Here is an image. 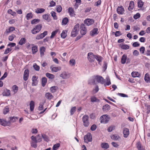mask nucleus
Segmentation results:
<instances>
[{
  "label": "nucleus",
  "mask_w": 150,
  "mask_h": 150,
  "mask_svg": "<svg viewBox=\"0 0 150 150\" xmlns=\"http://www.w3.org/2000/svg\"><path fill=\"white\" fill-rule=\"evenodd\" d=\"M79 25V24H76L74 27L73 29L72 30L71 33V36L73 37H76L78 33Z\"/></svg>",
  "instance_id": "1"
},
{
  "label": "nucleus",
  "mask_w": 150,
  "mask_h": 150,
  "mask_svg": "<svg viewBox=\"0 0 150 150\" xmlns=\"http://www.w3.org/2000/svg\"><path fill=\"white\" fill-rule=\"evenodd\" d=\"M42 28V25L41 24L37 25L31 30V33L33 34H35L40 31Z\"/></svg>",
  "instance_id": "2"
},
{
  "label": "nucleus",
  "mask_w": 150,
  "mask_h": 150,
  "mask_svg": "<svg viewBox=\"0 0 150 150\" xmlns=\"http://www.w3.org/2000/svg\"><path fill=\"white\" fill-rule=\"evenodd\" d=\"M94 81H96L98 83L101 84H104L105 82V80L101 76L97 75L96 76L94 79Z\"/></svg>",
  "instance_id": "3"
},
{
  "label": "nucleus",
  "mask_w": 150,
  "mask_h": 150,
  "mask_svg": "<svg viewBox=\"0 0 150 150\" xmlns=\"http://www.w3.org/2000/svg\"><path fill=\"white\" fill-rule=\"evenodd\" d=\"M96 55L92 52H89L88 54V59L89 61L91 62H93L95 60Z\"/></svg>",
  "instance_id": "4"
},
{
  "label": "nucleus",
  "mask_w": 150,
  "mask_h": 150,
  "mask_svg": "<svg viewBox=\"0 0 150 150\" xmlns=\"http://www.w3.org/2000/svg\"><path fill=\"white\" fill-rule=\"evenodd\" d=\"M110 119V117L107 115H103L100 118V122H108Z\"/></svg>",
  "instance_id": "5"
},
{
  "label": "nucleus",
  "mask_w": 150,
  "mask_h": 150,
  "mask_svg": "<svg viewBox=\"0 0 150 150\" xmlns=\"http://www.w3.org/2000/svg\"><path fill=\"white\" fill-rule=\"evenodd\" d=\"M92 140V137L90 133H88L84 137V141L88 143L89 142H91Z\"/></svg>",
  "instance_id": "6"
},
{
  "label": "nucleus",
  "mask_w": 150,
  "mask_h": 150,
  "mask_svg": "<svg viewBox=\"0 0 150 150\" xmlns=\"http://www.w3.org/2000/svg\"><path fill=\"white\" fill-rule=\"evenodd\" d=\"M47 34V31H45L43 33L38 34L35 37L36 40H40L43 38Z\"/></svg>",
  "instance_id": "7"
},
{
  "label": "nucleus",
  "mask_w": 150,
  "mask_h": 150,
  "mask_svg": "<svg viewBox=\"0 0 150 150\" xmlns=\"http://www.w3.org/2000/svg\"><path fill=\"white\" fill-rule=\"evenodd\" d=\"M84 23L87 26H90L93 24L94 21L92 19L87 18L84 21Z\"/></svg>",
  "instance_id": "8"
},
{
  "label": "nucleus",
  "mask_w": 150,
  "mask_h": 150,
  "mask_svg": "<svg viewBox=\"0 0 150 150\" xmlns=\"http://www.w3.org/2000/svg\"><path fill=\"white\" fill-rule=\"evenodd\" d=\"M81 31L80 33L81 35H83L86 33V29L85 25L83 24H81L80 25Z\"/></svg>",
  "instance_id": "9"
},
{
  "label": "nucleus",
  "mask_w": 150,
  "mask_h": 150,
  "mask_svg": "<svg viewBox=\"0 0 150 150\" xmlns=\"http://www.w3.org/2000/svg\"><path fill=\"white\" fill-rule=\"evenodd\" d=\"M117 11L119 14H123L125 11V9L122 6H118L117 9Z\"/></svg>",
  "instance_id": "10"
},
{
  "label": "nucleus",
  "mask_w": 150,
  "mask_h": 150,
  "mask_svg": "<svg viewBox=\"0 0 150 150\" xmlns=\"http://www.w3.org/2000/svg\"><path fill=\"white\" fill-rule=\"evenodd\" d=\"M29 76V70L28 69H25L24 71L23 79L24 81H27Z\"/></svg>",
  "instance_id": "11"
},
{
  "label": "nucleus",
  "mask_w": 150,
  "mask_h": 150,
  "mask_svg": "<svg viewBox=\"0 0 150 150\" xmlns=\"http://www.w3.org/2000/svg\"><path fill=\"white\" fill-rule=\"evenodd\" d=\"M68 12L69 15L71 17H74L76 14L73 8L71 7L69 8L68 9Z\"/></svg>",
  "instance_id": "12"
},
{
  "label": "nucleus",
  "mask_w": 150,
  "mask_h": 150,
  "mask_svg": "<svg viewBox=\"0 0 150 150\" xmlns=\"http://www.w3.org/2000/svg\"><path fill=\"white\" fill-rule=\"evenodd\" d=\"M123 133L124 137L125 138L127 137L129 134V129L126 128H124Z\"/></svg>",
  "instance_id": "13"
},
{
  "label": "nucleus",
  "mask_w": 150,
  "mask_h": 150,
  "mask_svg": "<svg viewBox=\"0 0 150 150\" xmlns=\"http://www.w3.org/2000/svg\"><path fill=\"white\" fill-rule=\"evenodd\" d=\"M45 50V48L44 46L41 47L40 48V53L41 57H42L44 56Z\"/></svg>",
  "instance_id": "14"
},
{
  "label": "nucleus",
  "mask_w": 150,
  "mask_h": 150,
  "mask_svg": "<svg viewBox=\"0 0 150 150\" xmlns=\"http://www.w3.org/2000/svg\"><path fill=\"white\" fill-rule=\"evenodd\" d=\"M32 45L33 46L31 48L32 53L33 54H35L38 51V46L34 45L33 44H32Z\"/></svg>",
  "instance_id": "15"
},
{
  "label": "nucleus",
  "mask_w": 150,
  "mask_h": 150,
  "mask_svg": "<svg viewBox=\"0 0 150 150\" xmlns=\"http://www.w3.org/2000/svg\"><path fill=\"white\" fill-rule=\"evenodd\" d=\"M60 76L63 79H66L69 77V75L66 72H63L60 75Z\"/></svg>",
  "instance_id": "16"
},
{
  "label": "nucleus",
  "mask_w": 150,
  "mask_h": 150,
  "mask_svg": "<svg viewBox=\"0 0 150 150\" xmlns=\"http://www.w3.org/2000/svg\"><path fill=\"white\" fill-rule=\"evenodd\" d=\"M110 106L108 104H105L103 105L102 108V110L104 112H107L110 110Z\"/></svg>",
  "instance_id": "17"
},
{
  "label": "nucleus",
  "mask_w": 150,
  "mask_h": 150,
  "mask_svg": "<svg viewBox=\"0 0 150 150\" xmlns=\"http://www.w3.org/2000/svg\"><path fill=\"white\" fill-rule=\"evenodd\" d=\"M50 69H51V71L53 72H57L61 70V68L60 67H50Z\"/></svg>",
  "instance_id": "18"
},
{
  "label": "nucleus",
  "mask_w": 150,
  "mask_h": 150,
  "mask_svg": "<svg viewBox=\"0 0 150 150\" xmlns=\"http://www.w3.org/2000/svg\"><path fill=\"white\" fill-rule=\"evenodd\" d=\"M37 78L36 76H33L32 78L33 86H35L38 83V81L37 80Z\"/></svg>",
  "instance_id": "19"
},
{
  "label": "nucleus",
  "mask_w": 150,
  "mask_h": 150,
  "mask_svg": "<svg viewBox=\"0 0 150 150\" xmlns=\"http://www.w3.org/2000/svg\"><path fill=\"white\" fill-rule=\"evenodd\" d=\"M26 40L24 38H22L18 42V44L21 45L24 44L26 42Z\"/></svg>",
  "instance_id": "20"
},
{
  "label": "nucleus",
  "mask_w": 150,
  "mask_h": 150,
  "mask_svg": "<svg viewBox=\"0 0 150 150\" xmlns=\"http://www.w3.org/2000/svg\"><path fill=\"white\" fill-rule=\"evenodd\" d=\"M134 7V3L133 1H131L130 2L129 6L128 8V9L129 11L132 10Z\"/></svg>",
  "instance_id": "21"
},
{
  "label": "nucleus",
  "mask_w": 150,
  "mask_h": 150,
  "mask_svg": "<svg viewBox=\"0 0 150 150\" xmlns=\"http://www.w3.org/2000/svg\"><path fill=\"white\" fill-rule=\"evenodd\" d=\"M15 28L13 27H10L8 29H6L4 33L8 34L10 33L13 32L15 30Z\"/></svg>",
  "instance_id": "22"
},
{
  "label": "nucleus",
  "mask_w": 150,
  "mask_h": 150,
  "mask_svg": "<svg viewBox=\"0 0 150 150\" xmlns=\"http://www.w3.org/2000/svg\"><path fill=\"white\" fill-rule=\"evenodd\" d=\"M98 29L94 28L91 32V35L92 36H93L98 34Z\"/></svg>",
  "instance_id": "23"
},
{
  "label": "nucleus",
  "mask_w": 150,
  "mask_h": 150,
  "mask_svg": "<svg viewBox=\"0 0 150 150\" xmlns=\"http://www.w3.org/2000/svg\"><path fill=\"white\" fill-rule=\"evenodd\" d=\"M46 98L48 99L51 100L53 98V96L50 93H46L45 94Z\"/></svg>",
  "instance_id": "24"
},
{
  "label": "nucleus",
  "mask_w": 150,
  "mask_h": 150,
  "mask_svg": "<svg viewBox=\"0 0 150 150\" xmlns=\"http://www.w3.org/2000/svg\"><path fill=\"white\" fill-rule=\"evenodd\" d=\"M105 80L106 81H105V83L104 84L105 86H109L111 84V82H110V80L109 77H106Z\"/></svg>",
  "instance_id": "25"
},
{
  "label": "nucleus",
  "mask_w": 150,
  "mask_h": 150,
  "mask_svg": "<svg viewBox=\"0 0 150 150\" xmlns=\"http://www.w3.org/2000/svg\"><path fill=\"white\" fill-rule=\"evenodd\" d=\"M101 147L103 149H107L109 147V145L108 143L103 142L100 144Z\"/></svg>",
  "instance_id": "26"
},
{
  "label": "nucleus",
  "mask_w": 150,
  "mask_h": 150,
  "mask_svg": "<svg viewBox=\"0 0 150 150\" xmlns=\"http://www.w3.org/2000/svg\"><path fill=\"white\" fill-rule=\"evenodd\" d=\"M127 57V56L125 54L122 56L121 59V63L122 64H124L125 63Z\"/></svg>",
  "instance_id": "27"
},
{
  "label": "nucleus",
  "mask_w": 150,
  "mask_h": 150,
  "mask_svg": "<svg viewBox=\"0 0 150 150\" xmlns=\"http://www.w3.org/2000/svg\"><path fill=\"white\" fill-rule=\"evenodd\" d=\"M144 79L146 82H150V77L148 73H147L145 74Z\"/></svg>",
  "instance_id": "28"
},
{
  "label": "nucleus",
  "mask_w": 150,
  "mask_h": 150,
  "mask_svg": "<svg viewBox=\"0 0 150 150\" xmlns=\"http://www.w3.org/2000/svg\"><path fill=\"white\" fill-rule=\"evenodd\" d=\"M112 139L114 140H117L120 138V136L117 134H114L111 136Z\"/></svg>",
  "instance_id": "29"
},
{
  "label": "nucleus",
  "mask_w": 150,
  "mask_h": 150,
  "mask_svg": "<svg viewBox=\"0 0 150 150\" xmlns=\"http://www.w3.org/2000/svg\"><path fill=\"white\" fill-rule=\"evenodd\" d=\"M120 48L123 50H127L129 48V46L128 45L126 44H120Z\"/></svg>",
  "instance_id": "30"
},
{
  "label": "nucleus",
  "mask_w": 150,
  "mask_h": 150,
  "mask_svg": "<svg viewBox=\"0 0 150 150\" xmlns=\"http://www.w3.org/2000/svg\"><path fill=\"white\" fill-rule=\"evenodd\" d=\"M69 21L68 18L67 17L64 18L62 20V25H67Z\"/></svg>",
  "instance_id": "31"
},
{
  "label": "nucleus",
  "mask_w": 150,
  "mask_h": 150,
  "mask_svg": "<svg viewBox=\"0 0 150 150\" xmlns=\"http://www.w3.org/2000/svg\"><path fill=\"white\" fill-rule=\"evenodd\" d=\"M45 9L43 8H37L35 11V12L37 13H43L45 11Z\"/></svg>",
  "instance_id": "32"
},
{
  "label": "nucleus",
  "mask_w": 150,
  "mask_h": 150,
  "mask_svg": "<svg viewBox=\"0 0 150 150\" xmlns=\"http://www.w3.org/2000/svg\"><path fill=\"white\" fill-rule=\"evenodd\" d=\"M35 106V103L33 101H31L30 103V108L31 111L33 110Z\"/></svg>",
  "instance_id": "33"
},
{
  "label": "nucleus",
  "mask_w": 150,
  "mask_h": 150,
  "mask_svg": "<svg viewBox=\"0 0 150 150\" xmlns=\"http://www.w3.org/2000/svg\"><path fill=\"white\" fill-rule=\"evenodd\" d=\"M3 95L4 96H9L10 95V91L9 90L6 89L4 90L3 92Z\"/></svg>",
  "instance_id": "34"
},
{
  "label": "nucleus",
  "mask_w": 150,
  "mask_h": 150,
  "mask_svg": "<svg viewBox=\"0 0 150 150\" xmlns=\"http://www.w3.org/2000/svg\"><path fill=\"white\" fill-rule=\"evenodd\" d=\"M67 31L66 30H63L61 34V36L63 38H65L67 36Z\"/></svg>",
  "instance_id": "35"
},
{
  "label": "nucleus",
  "mask_w": 150,
  "mask_h": 150,
  "mask_svg": "<svg viewBox=\"0 0 150 150\" xmlns=\"http://www.w3.org/2000/svg\"><path fill=\"white\" fill-rule=\"evenodd\" d=\"M42 86L44 87L45 85L47 82V79L46 77H42Z\"/></svg>",
  "instance_id": "36"
},
{
  "label": "nucleus",
  "mask_w": 150,
  "mask_h": 150,
  "mask_svg": "<svg viewBox=\"0 0 150 150\" xmlns=\"http://www.w3.org/2000/svg\"><path fill=\"white\" fill-rule=\"evenodd\" d=\"M91 101L93 103L94 102H99V100L97 99L96 97L93 96L91 98Z\"/></svg>",
  "instance_id": "37"
},
{
  "label": "nucleus",
  "mask_w": 150,
  "mask_h": 150,
  "mask_svg": "<svg viewBox=\"0 0 150 150\" xmlns=\"http://www.w3.org/2000/svg\"><path fill=\"white\" fill-rule=\"evenodd\" d=\"M95 59L98 61V63H99L102 62L103 58L100 56L96 55Z\"/></svg>",
  "instance_id": "38"
},
{
  "label": "nucleus",
  "mask_w": 150,
  "mask_h": 150,
  "mask_svg": "<svg viewBox=\"0 0 150 150\" xmlns=\"http://www.w3.org/2000/svg\"><path fill=\"white\" fill-rule=\"evenodd\" d=\"M46 76L50 79H53L54 78V76L52 74H50L49 73H47L46 74Z\"/></svg>",
  "instance_id": "39"
},
{
  "label": "nucleus",
  "mask_w": 150,
  "mask_h": 150,
  "mask_svg": "<svg viewBox=\"0 0 150 150\" xmlns=\"http://www.w3.org/2000/svg\"><path fill=\"white\" fill-rule=\"evenodd\" d=\"M12 88V91L14 92V94L17 93L18 90V87L16 85L13 86Z\"/></svg>",
  "instance_id": "40"
},
{
  "label": "nucleus",
  "mask_w": 150,
  "mask_h": 150,
  "mask_svg": "<svg viewBox=\"0 0 150 150\" xmlns=\"http://www.w3.org/2000/svg\"><path fill=\"white\" fill-rule=\"evenodd\" d=\"M58 30H56L52 32L51 33V36H50V38L51 39L53 38H54V37H55V36L58 33Z\"/></svg>",
  "instance_id": "41"
},
{
  "label": "nucleus",
  "mask_w": 150,
  "mask_h": 150,
  "mask_svg": "<svg viewBox=\"0 0 150 150\" xmlns=\"http://www.w3.org/2000/svg\"><path fill=\"white\" fill-rule=\"evenodd\" d=\"M132 76L133 77H138L140 76V74L138 72L133 71L131 73Z\"/></svg>",
  "instance_id": "42"
},
{
  "label": "nucleus",
  "mask_w": 150,
  "mask_h": 150,
  "mask_svg": "<svg viewBox=\"0 0 150 150\" xmlns=\"http://www.w3.org/2000/svg\"><path fill=\"white\" fill-rule=\"evenodd\" d=\"M9 118L10 121L12 122H15L18 120V117H11Z\"/></svg>",
  "instance_id": "43"
},
{
  "label": "nucleus",
  "mask_w": 150,
  "mask_h": 150,
  "mask_svg": "<svg viewBox=\"0 0 150 150\" xmlns=\"http://www.w3.org/2000/svg\"><path fill=\"white\" fill-rule=\"evenodd\" d=\"M33 15L32 13L30 12L27 13L26 16V19L28 20L33 18Z\"/></svg>",
  "instance_id": "44"
},
{
  "label": "nucleus",
  "mask_w": 150,
  "mask_h": 150,
  "mask_svg": "<svg viewBox=\"0 0 150 150\" xmlns=\"http://www.w3.org/2000/svg\"><path fill=\"white\" fill-rule=\"evenodd\" d=\"M136 146L138 150H144L143 148L142 147L141 143L140 142H137L136 144Z\"/></svg>",
  "instance_id": "45"
},
{
  "label": "nucleus",
  "mask_w": 150,
  "mask_h": 150,
  "mask_svg": "<svg viewBox=\"0 0 150 150\" xmlns=\"http://www.w3.org/2000/svg\"><path fill=\"white\" fill-rule=\"evenodd\" d=\"M57 89V87L56 86H53L50 88V91L52 93H54L55 92Z\"/></svg>",
  "instance_id": "46"
},
{
  "label": "nucleus",
  "mask_w": 150,
  "mask_h": 150,
  "mask_svg": "<svg viewBox=\"0 0 150 150\" xmlns=\"http://www.w3.org/2000/svg\"><path fill=\"white\" fill-rule=\"evenodd\" d=\"M69 64L72 66H74L76 64L75 60L74 59H71L69 61Z\"/></svg>",
  "instance_id": "47"
},
{
  "label": "nucleus",
  "mask_w": 150,
  "mask_h": 150,
  "mask_svg": "<svg viewBox=\"0 0 150 150\" xmlns=\"http://www.w3.org/2000/svg\"><path fill=\"white\" fill-rule=\"evenodd\" d=\"M40 21V20L39 19H35L32 20L31 21V23L32 24H36L38 23Z\"/></svg>",
  "instance_id": "48"
},
{
  "label": "nucleus",
  "mask_w": 150,
  "mask_h": 150,
  "mask_svg": "<svg viewBox=\"0 0 150 150\" xmlns=\"http://www.w3.org/2000/svg\"><path fill=\"white\" fill-rule=\"evenodd\" d=\"M138 6L139 8H142L144 4L143 2L141 0H138L137 2Z\"/></svg>",
  "instance_id": "49"
},
{
  "label": "nucleus",
  "mask_w": 150,
  "mask_h": 150,
  "mask_svg": "<svg viewBox=\"0 0 150 150\" xmlns=\"http://www.w3.org/2000/svg\"><path fill=\"white\" fill-rule=\"evenodd\" d=\"M51 14V16L53 17V19L55 20H56L57 19V17L56 15V13L53 11H52Z\"/></svg>",
  "instance_id": "50"
},
{
  "label": "nucleus",
  "mask_w": 150,
  "mask_h": 150,
  "mask_svg": "<svg viewBox=\"0 0 150 150\" xmlns=\"http://www.w3.org/2000/svg\"><path fill=\"white\" fill-rule=\"evenodd\" d=\"M60 144L59 143L54 144L53 147L52 149L53 150H57L60 146Z\"/></svg>",
  "instance_id": "51"
},
{
  "label": "nucleus",
  "mask_w": 150,
  "mask_h": 150,
  "mask_svg": "<svg viewBox=\"0 0 150 150\" xmlns=\"http://www.w3.org/2000/svg\"><path fill=\"white\" fill-rule=\"evenodd\" d=\"M42 136L44 141L48 142L49 141L48 137L45 134H42Z\"/></svg>",
  "instance_id": "52"
},
{
  "label": "nucleus",
  "mask_w": 150,
  "mask_h": 150,
  "mask_svg": "<svg viewBox=\"0 0 150 150\" xmlns=\"http://www.w3.org/2000/svg\"><path fill=\"white\" fill-rule=\"evenodd\" d=\"M88 115H84L82 118V120L83 122H86L88 121Z\"/></svg>",
  "instance_id": "53"
},
{
  "label": "nucleus",
  "mask_w": 150,
  "mask_h": 150,
  "mask_svg": "<svg viewBox=\"0 0 150 150\" xmlns=\"http://www.w3.org/2000/svg\"><path fill=\"white\" fill-rule=\"evenodd\" d=\"M11 122H0V124L4 127L9 126L11 125Z\"/></svg>",
  "instance_id": "54"
},
{
  "label": "nucleus",
  "mask_w": 150,
  "mask_h": 150,
  "mask_svg": "<svg viewBox=\"0 0 150 150\" xmlns=\"http://www.w3.org/2000/svg\"><path fill=\"white\" fill-rule=\"evenodd\" d=\"M9 109L7 106H6L3 109V112L4 114H6L9 112Z\"/></svg>",
  "instance_id": "55"
},
{
  "label": "nucleus",
  "mask_w": 150,
  "mask_h": 150,
  "mask_svg": "<svg viewBox=\"0 0 150 150\" xmlns=\"http://www.w3.org/2000/svg\"><path fill=\"white\" fill-rule=\"evenodd\" d=\"M115 126L113 125H112L109 127L107 129L108 131L109 132H111L115 129Z\"/></svg>",
  "instance_id": "56"
},
{
  "label": "nucleus",
  "mask_w": 150,
  "mask_h": 150,
  "mask_svg": "<svg viewBox=\"0 0 150 150\" xmlns=\"http://www.w3.org/2000/svg\"><path fill=\"white\" fill-rule=\"evenodd\" d=\"M33 67L34 69L37 71H39L40 68L39 66L36 63H35L33 65Z\"/></svg>",
  "instance_id": "57"
},
{
  "label": "nucleus",
  "mask_w": 150,
  "mask_h": 150,
  "mask_svg": "<svg viewBox=\"0 0 150 150\" xmlns=\"http://www.w3.org/2000/svg\"><path fill=\"white\" fill-rule=\"evenodd\" d=\"M37 142H31V146L34 148H36L37 147Z\"/></svg>",
  "instance_id": "58"
},
{
  "label": "nucleus",
  "mask_w": 150,
  "mask_h": 150,
  "mask_svg": "<svg viewBox=\"0 0 150 150\" xmlns=\"http://www.w3.org/2000/svg\"><path fill=\"white\" fill-rule=\"evenodd\" d=\"M16 37L15 35L12 34L9 36L8 37V39L10 41H12L14 39V38Z\"/></svg>",
  "instance_id": "59"
},
{
  "label": "nucleus",
  "mask_w": 150,
  "mask_h": 150,
  "mask_svg": "<svg viewBox=\"0 0 150 150\" xmlns=\"http://www.w3.org/2000/svg\"><path fill=\"white\" fill-rule=\"evenodd\" d=\"M76 107H74L71 108L70 110L71 115H72L76 111Z\"/></svg>",
  "instance_id": "60"
},
{
  "label": "nucleus",
  "mask_w": 150,
  "mask_h": 150,
  "mask_svg": "<svg viewBox=\"0 0 150 150\" xmlns=\"http://www.w3.org/2000/svg\"><path fill=\"white\" fill-rule=\"evenodd\" d=\"M7 12L9 14H10L12 16H14L16 14V13L15 12L13 11L11 9L8 10L7 11Z\"/></svg>",
  "instance_id": "61"
},
{
  "label": "nucleus",
  "mask_w": 150,
  "mask_h": 150,
  "mask_svg": "<svg viewBox=\"0 0 150 150\" xmlns=\"http://www.w3.org/2000/svg\"><path fill=\"white\" fill-rule=\"evenodd\" d=\"M62 8L60 5L56 7V10L58 12H60L62 11Z\"/></svg>",
  "instance_id": "62"
},
{
  "label": "nucleus",
  "mask_w": 150,
  "mask_h": 150,
  "mask_svg": "<svg viewBox=\"0 0 150 150\" xmlns=\"http://www.w3.org/2000/svg\"><path fill=\"white\" fill-rule=\"evenodd\" d=\"M44 103H41L39 104V106L38 107V110H43V108Z\"/></svg>",
  "instance_id": "63"
},
{
  "label": "nucleus",
  "mask_w": 150,
  "mask_h": 150,
  "mask_svg": "<svg viewBox=\"0 0 150 150\" xmlns=\"http://www.w3.org/2000/svg\"><path fill=\"white\" fill-rule=\"evenodd\" d=\"M97 128L95 124L93 125L91 127V131H94Z\"/></svg>",
  "instance_id": "64"
}]
</instances>
